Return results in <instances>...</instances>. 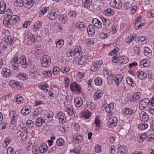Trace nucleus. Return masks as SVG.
I'll list each match as a JSON object with an SVG mask.
<instances>
[{"instance_id":"nucleus-1","label":"nucleus","mask_w":154,"mask_h":154,"mask_svg":"<svg viewBox=\"0 0 154 154\" xmlns=\"http://www.w3.org/2000/svg\"><path fill=\"white\" fill-rule=\"evenodd\" d=\"M123 77V76L120 74L116 75L114 77H113V75H111L109 76L107 79H109L110 78L112 79L114 81L116 84V85L117 86H119V84L121 82L122 80Z\"/></svg>"},{"instance_id":"nucleus-2","label":"nucleus","mask_w":154,"mask_h":154,"mask_svg":"<svg viewBox=\"0 0 154 154\" xmlns=\"http://www.w3.org/2000/svg\"><path fill=\"white\" fill-rule=\"evenodd\" d=\"M41 61L42 66L44 67H47L51 64V60L48 55H44L41 59Z\"/></svg>"},{"instance_id":"nucleus-3","label":"nucleus","mask_w":154,"mask_h":154,"mask_svg":"<svg viewBox=\"0 0 154 154\" xmlns=\"http://www.w3.org/2000/svg\"><path fill=\"white\" fill-rule=\"evenodd\" d=\"M54 116L53 113L49 111L45 114L43 117V120L45 123L46 124L50 123L53 119Z\"/></svg>"},{"instance_id":"nucleus-4","label":"nucleus","mask_w":154,"mask_h":154,"mask_svg":"<svg viewBox=\"0 0 154 154\" xmlns=\"http://www.w3.org/2000/svg\"><path fill=\"white\" fill-rule=\"evenodd\" d=\"M80 87V86L77 85L76 82H73L70 84V88L72 92L79 94L81 92V88Z\"/></svg>"},{"instance_id":"nucleus-5","label":"nucleus","mask_w":154,"mask_h":154,"mask_svg":"<svg viewBox=\"0 0 154 154\" xmlns=\"http://www.w3.org/2000/svg\"><path fill=\"white\" fill-rule=\"evenodd\" d=\"M6 17H5L3 21V23L6 27L10 28L12 26L16 24V23L14 20L11 19V17L8 18V19Z\"/></svg>"},{"instance_id":"nucleus-6","label":"nucleus","mask_w":154,"mask_h":154,"mask_svg":"<svg viewBox=\"0 0 154 154\" xmlns=\"http://www.w3.org/2000/svg\"><path fill=\"white\" fill-rule=\"evenodd\" d=\"M150 100L148 98H146L141 100L139 104V108L141 110H143L146 108L149 105Z\"/></svg>"},{"instance_id":"nucleus-7","label":"nucleus","mask_w":154,"mask_h":154,"mask_svg":"<svg viewBox=\"0 0 154 154\" xmlns=\"http://www.w3.org/2000/svg\"><path fill=\"white\" fill-rule=\"evenodd\" d=\"M112 61L115 63L120 62L122 63H127L129 61L128 60L127 58H124L122 57L114 56L112 57Z\"/></svg>"},{"instance_id":"nucleus-8","label":"nucleus","mask_w":154,"mask_h":154,"mask_svg":"<svg viewBox=\"0 0 154 154\" xmlns=\"http://www.w3.org/2000/svg\"><path fill=\"white\" fill-rule=\"evenodd\" d=\"M25 42L28 45H30L34 42L35 38V36L33 35H25Z\"/></svg>"},{"instance_id":"nucleus-9","label":"nucleus","mask_w":154,"mask_h":154,"mask_svg":"<svg viewBox=\"0 0 154 154\" xmlns=\"http://www.w3.org/2000/svg\"><path fill=\"white\" fill-rule=\"evenodd\" d=\"M110 4L113 8L120 9L122 6V3L120 0H111Z\"/></svg>"},{"instance_id":"nucleus-10","label":"nucleus","mask_w":154,"mask_h":154,"mask_svg":"<svg viewBox=\"0 0 154 154\" xmlns=\"http://www.w3.org/2000/svg\"><path fill=\"white\" fill-rule=\"evenodd\" d=\"M10 116L11 118V123L12 125H15L17 119L16 112L14 111H11L10 113Z\"/></svg>"},{"instance_id":"nucleus-11","label":"nucleus","mask_w":154,"mask_h":154,"mask_svg":"<svg viewBox=\"0 0 154 154\" xmlns=\"http://www.w3.org/2000/svg\"><path fill=\"white\" fill-rule=\"evenodd\" d=\"M75 26L82 32H84L87 29L85 23L82 22H78L75 24Z\"/></svg>"},{"instance_id":"nucleus-12","label":"nucleus","mask_w":154,"mask_h":154,"mask_svg":"<svg viewBox=\"0 0 154 154\" xmlns=\"http://www.w3.org/2000/svg\"><path fill=\"white\" fill-rule=\"evenodd\" d=\"M117 119L115 117H111L108 120V125L109 128H113L117 124Z\"/></svg>"},{"instance_id":"nucleus-13","label":"nucleus","mask_w":154,"mask_h":154,"mask_svg":"<svg viewBox=\"0 0 154 154\" xmlns=\"http://www.w3.org/2000/svg\"><path fill=\"white\" fill-rule=\"evenodd\" d=\"M92 23L96 28L100 29L102 28L103 25L100 20L96 18H94L92 20Z\"/></svg>"},{"instance_id":"nucleus-14","label":"nucleus","mask_w":154,"mask_h":154,"mask_svg":"<svg viewBox=\"0 0 154 154\" xmlns=\"http://www.w3.org/2000/svg\"><path fill=\"white\" fill-rule=\"evenodd\" d=\"M140 94L139 92H137L133 95L130 96L128 98V100L131 102H136L140 97Z\"/></svg>"},{"instance_id":"nucleus-15","label":"nucleus","mask_w":154,"mask_h":154,"mask_svg":"<svg viewBox=\"0 0 154 154\" xmlns=\"http://www.w3.org/2000/svg\"><path fill=\"white\" fill-rule=\"evenodd\" d=\"M58 18L59 21L62 24H65L68 21V16L67 14L58 15Z\"/></svg>"},{"instance_id":"nucleus-16","label":"nucleus","mask_w":154,"mask_h":154,"mask_svg":"<svg viewBox=\"0 0 154 154\" xmlns=\"http://www.w3.org/2000/svg\"><path fill=\"white\" fill-rule=\"evenodd\" d=\"M13 67L14 69H17L19 67V59L17 57H14L12 61Z\"/></svg>"},{"instance_id":"nucleus-17","label":"nucleus","mask_w":154,"mask_h":154,"mask_svg":"<svg viewBox=\"0 0 154 154\" xmlns=\"http://www.w3.org/2000/svg\"><path fill=\"white\" fill-rule=\"evenodd\" d=\"M87 32L90 37L94 35L95 29L92 25L89 24L87 28Z\"/></svg>"},{"instance_id":"nucleus-18","label":"nucleus","mask_w":154,"mask_h":154,"mask_svg":"<svg viewBox=\"0 0 154 154\" xmlns=\"http://www.w3.org/2000/svg\"><path fill=\"white\" fill-rule=\"evenodd\" d=\"M140 119L143 122H147L149 119V117L148 114L146 112H142L140 115Z\"/></svg>"},{"instance_id":"nucleus-19","label":"nucleus","mask_w":154,"mask_h":154,"mask_svg":"<svg viewBox=\"0 0 154 154\" xmlns=\"http://www.w3.org/2000/svg\"><path fill=\"white\" fill-rule=\"evenodd\" d=\"M60 122L62 124L65 123L66 121V118L64 113L62 112H59L57 114Z\"/></svg>"},{"instance_id":"nucleus-20","label":"nucleus","mask_w":154,"mask_h":154,"mask_svg":"<svg viewBox=\"0 0 154 154\" xmlns=\"http://www.w3.org/2000/svg\"><path fill=\"white\" fill-rule=\"evenodd\" d=\"M31 111L30 107L29 106H25L21 109V113L24 116H26L29 114Z\"/></svg>"},{"instance_id":"nucleus-21","label":"nucleus","mask_w":154,"mask_h":154,"mask_svg":"<svg viewBox=\"0 0 154 154\" xmlns=\"http://www.w3.org/2000/svg\"><path fill=\"white\" fill-rule=\"evenodd\" d=\"M23 68H26L28 64L26 62V60L25 56L24 55H22L20 58V63Z\"/></svg>"},{"instance_id":"nucleus-22","label":"nucleus","mask_w":154,"mask_h":154,"mask_svg":"<svg viewBox=\"0 0 154 154\" xmlns=\"http://www.w3.org/2000/svg\"><path fill=\"white\" fill-rule=\"evenodd\" d=\"M143 50L145 55L149 58H152V54L150 48L149 47H145L144 48Z\"/></svg>"},{"instance_id":"nucleus-23","label":"nucleus","mask_w":154,"mask_h":154,"mask_svg":"<svg viewBox=\"0 0 154 154\" xmlns=\"http://www.w3.org/2000/svg\"><path fill=\"white\" fill-rule=\"evenodd\" d=\"M74 104L78 107H80L83 103V101L82 99L80 97L75 98L74 99Z\"/></svg>"},{"instance_id":"nucleus-24","label":"nucleus","mask_w":154,"mask_h":154,"mask_svg":"<svg viewBox=\"0 0 154 154\" xmlns=\"http://www.w3.org/2000/svg\"><path fill=\"white\" fill-rule=\"evenodd\" d=\"M136 75L138 78L141 80L144 79L147 76L146 74L141 71H138L136 73Z\"/></svg>"},{"instance_id":"nucleus-25","label":"nucleus","mask_w":154,"mask_h":154,"mask_svg":"<svg viewBox=\"0 0 154 154\" xmlns=\"http://www.w3.org/2000/svg\"><path fill=\"white\" fill-rule=\"evenodd\" d=\"M42 23L41 21L35 22L33 26V30L34 32L38 31L42 26Z\"/></svg>"},{"instance_id":"nucleus-26","label":"nucleus","mask_w":154,"mask_h":154,"mask_svg":"<svg viewBox=\"0 0 154 154\" xmlns=\"http://www.w3.org/2000/svg\"><path fill=\"white\" fill-rule=\"evenodd\" d=\"M11 73V71L10 69L7 68L3 69L2 72V76L5 77H9Z\"/></svg>"},{"instance_id":"nucleus-27","label":"nucleus","mask_w":154,"mask_h":154,"mask_svg":"<svg viewBox=\"0 0 154 154\" xmlns=\"http://www.w3.org/2000/svg\"><path fill=\"white\" fill-rule=\"evenodd\" d=\"M83 139V137L82 136L79 135H76L74 137L73 142L76 144H78L81 142Z\"/></svg>"},{"instance_id":"nucleus-28","label":"nucleus","mask_w":154,"mask_h":154,"mask_svg":"<svg viewBox=\"0 0 154 154\" xmlns=\"http://www.w3.org/2000/svg\"><path fill=\"white\" fill-rule=\"evenodd\" d=\"M127 148L124 146H120L118 148L117 154H127Z\"/></svg>"},{"instance_id":"nucleus-29","label":"nucleus","mask_w":154,"mask_h":154,"mask_svg":"<svg viewBox=\"0 0 154 154\" xmlns=\"http://www.w3.org/2000/svg\"><path fill=\"white\" fill-rule=\"evenodd\" d=\"M114 10L111 8H108L103 11L104 14L106 16H112L114 15Z\"/></svg>"},{"instance_id":"nucleus-30","label":"nucleus","mask_w":154,"mask_h":154,"mask_svg":"<svg viewBox=\"0 0 154 154\" xmlns=\"http://www.w3.org/2000/svg\"><path fill=\"white\" fill-rule=\"evenodd\" d=\"M82 3L84 8L89 9L91 5L92 0H82Z\"/></svg>"},{"instance_id":"nucleus-31","label":"nucleus","mask_w":154,"mask_h":154,"mask_svg":"<svg viewBox=\"0 0 154 154\" xmlns=\"http://www.w3.org/2000/svg\"><path fill=\"white\" fill-rule=\"evenodd\" d=\"M88 57L87 55H84L80 57L78 61V63L80 65H82L85 63L88 60Z\"/></svg>"},{"instance_id":"nucleus-32","label":"nucleus","mask_w":154,"mask_h":154,"mask_svg":"<svg viewBox=\"0 0 154 154\" xmlns=\"http://www.w3.org/2000/svg\"><path fill=\"white\" fill-rule=\"evenodd\" d=\"M44 123L43 119L41 117L37 118L35 122V125L38 127H40L43 123Z\"/></svg>"},{"instance_id":"nucleus-33","label":"nucleus","mask_w":154,"mask_h":154,"mask_svg":"<svg viewBox=\"0 0 154 154\" xmlns=\"http://www.w3.org/2000/svg\"><path fill=\"white\" fill-rule=\"evenodd\" d=\"M48 148L47 144L44 143H42L39 147V151L41 153H43L46 151Z\"/></svg>"},{"instance_id":"nucleus-34","label":"nucleus","mask_w":154,"mask_h":154,"mask_svg":"<svg viewBox=\"0 0 154 154\" xmlns=\"http://www.w3.org/2000/svg\"><path fill=\"white\" fill-rule=\"evenodd\" d=\"M35 2V0H26L25 7L27 8H29L33 6Z\"/></svg>"},{"instance_id":"nucleus-35","label":"nucleus","mask_w":154,"mask_h":154,"mask_svg":"<svg viewBox=\"0 0 154 154\" xmlns=\"http://www.w3.org/2000/svg\"><path fill=\"white\" fill-rule=\"evenodd\" d=\"M113 103H110L105 108V111L108 114L110 113L113 109Z\"/></svg>"},{"instance_id":"nucleus-36","label":"nucleus","mask_w":154,"mask_h":154,"mask_svg":"<svg viewBox=\"0 0 154 154\" xmlns=\"http://www.w3.org/2000/svg\"><path fill=\"white\" fill-rule=\"evenodd\" d=\"M42 112V109L41 107H39L37 108L33 113L32 117L33 118H35L37 117L38 115L41 114Z\"/></svg>"},{"instance_id":"nucleus-37","label":"nucleus","mask_w":154,"mask_h":154,"mask_svg":"<svg viewBox=\"0 0 154 154\" xmlns=\"http://www.w3.org/2000/svg\"><path fill=\"white\" fill-rule=\"evenodd\" d=\"M100 91H98L94 94V98L96 100L100 99L102 96L103 94Z\"/></svg>"},{"instance_id":"nucleus-38","label":"nucleus","mask_w":154,"mask_h":154,"mask_svg":"<svg viewBox=\"0 0 154 154\" xmlns=\"http://www.w3.org/2000/svg\"><path fill=\"white\" fill-rule=\"evenodd\" d=\"M6 10V4L4 2L0 4V14L5 13Z\"/></svg>"},{"instance_id":"nucleus-39","label":"nucleus","mask_w":154,"mask_h":154,"mask_svg":"<svg viewBox=\"0 0 154 154\" xmlns=\"http://www.w3.org/2000/svg\"><path fill=\"white\" fill-rule=\"evenodd\" d=\"M133 112V110L130 108H124L122 109L123 113L126 115H131Z\"/></svg>"},{"instance_id":"nucleus-40","label":"nucleus","mask_w":154,"mask_h":154,"mask_svg":"<svg viewBox=\"0 0 154 154\" xmlns=\"http://www.w3.org/2000/svg\"><path fill=\"white\" fill-rule=\"evenodd\" d=\"M100 20H102L103 23V25L106 26H108L110 24V21L108 19L102 17L100 18Z\"/></svg>"},{"instance_id":"nucleus-41","label":"nucleus","mask_w":154,"mask_h":154,"mask_svg":"<svg viewBox=\"0 0 154 154\" xmlns=\"http://www.w3.org/2000/svg\"><path fill=\"white\" fill-rule=\"evenodd\" d=\"M148 127V125L146 123H141L138 126L139 129L141 130L146 129Z\"/></svg>"},{"instance_id":"nucleus-42","label":"nucleus","mask_w":154,"mask_h":154,"mask_svg":"<svg viewBox=\"0 0 154 154\" xmlns=\"http://www.w3.org/2000/svg\"><path fill=\"white\" fill-rule=\"evenodd\" d=\"M57 14L54 12H51L47 15V17L51 20H54L57 18Z\"/></svg>"},{"instance_id":"nucleus-43","label":"nucleus","mask_w":154,"mask_h":154,"mask_svg":"<svg viewBox=\"0 0 154 154\" xmlns=\"http://www.w3.org/2000/svg\"><path fill=\"white\" fill-rule=\"evenodd\" d=\"M87 105L88 108L91 110H93L96 108V106L92 102H88Z\"/></svg>"},{"instance_id":"nucleus-44","label":"nucleus","mask_w":154,"mask_h":154,"mask_svg":"<svg viewBox=\"0 0 154 154\" xmlns=\"http://www.w3.org/2000/svg\"><path fill=\"white\" fill-rule=\"evenodd\" d=\"M6 42L8 44H10L12 45L13 43V42L14 41V39L12 36H8L5 38Z\"/></svg>"},{"instance_id":"nucleus-45","label":"nucleus","mask_w":154,"mask_h":154,"mask_svg":"<svg viewBox=\"0 0 154 154\" xmlns=\"http://www.w3.org/2000/svg\"><path fill=\"white\" fill-rule=\"evenodd\" d=\"M70 70V68L68 66H62L60 68L61 72L64 73H67Z\"/></svg>"},{"instance_id":"nucleus-46","label":"nucleus","mask_w":154,"mask_h":154,"mask_svg":"<svg viewBox=\"0 0 154 154\" xmlns=\"http://www.w3.org/2000/svg\"><path fill=\"white\" fill-rule=\"evenodd\" d=\"M18 75L20 79L22 80H25L28 78V76L26 73L20 72Z\"/></svg>"},{"instance_id":"nucleus-47","label":"nucleus","mask_w":154,"mask_h":154,"mask_svg":"<svg viewBox=\"0 0 154 154\" xmlns=\"http://www.w3.org/2000/svg\"><path fill=\"white\" fill-rule=\"evenodd\" d=\"M14 5L17 6L21 7L23 5L24 2L23 0H16Z\"/></svg>"},{"instance_id":"nucleus-48","label":"nucleus","mask_w":154,"mask_h":154,"mask_svg":"<svg viewBox=\"0 0 154 154\" xmlns=\"http://www.w3.org/2000/svg\"><path fill=\"white\" fill-rule=\"evenodd\" d=\"M28 144L29 145L27 146V149L29 150H30L31 149L35 147L34 142L32 140H30L29 141Z\"/></svg>"},{"instance_id":"nucleus-49","label":"nucleus","mask_w":154,"mask_h":154,"mask_svg":"<svg viewBox=\"0 0 154 154\" xmlns=\"http://www.w3.org/2000/svg\"><path fill=\"white\" fill-rule=\"evenodd\" d=\"M64 143V140L61 138L58 139L56 141V143L58 146H63Z\"/></svg>"},{"instance_id":"nucleus-50","label":"nucleus","mask_w":154,"mask_h":154,"mask_svg":"<svg viewBox=\"0 0 154 154\" xmlns=\"http://www.w3.org/2000/svg\"><path fill=\"white\" fill-rule=\"evenodd\" d=\"M67 15L68 17H69L70 19H72L76 16L77 13L75 11H70Z\"/></svg>"},{"instance_id":"nucleus-51","label":"nucleus","mask_w":154,"mask_h":154,"mask_svg":"<svg viewBox=\"0 0 154 154\" xmlns=\"http://www.w3.org/2000/svg\"><path fill=\"white\" fill-rule=\"evenodd\" d=\"M126 80L127 83L130 86H133L135 84V83L132 79L130 77H127Z\"/></svg>"},{"instance_id":"nucleus-52","label":"nucleus","mask_w":154,"mask_h":154,"mask_svg":"<svg viewBox=\"0 0 154 154\" xmlns=\"http://www.w3.org/2000/svg\"><path fill=\"white\" fill-rule=\"evenodd\" d=\"M95 83L97 86H100L102 84V80L99 77H97L94 80Z\"/></svg>"},{"instance_id":"nucleus-53","label":"nucleus","mask_w":154,"mask_h":154,"mask_svg":"<svg viewBox=\"0 0 154 154\" xmlns=\"http://www.w3.org/2000/svg\"><path fill=\"white\" fill-rule=\"evenodd\" d=\"M64 43V42L63 40H60L56 43V45L57 47L59 48H61L63 45Z\"/></svg>"},{"instance_id":"nucleus-54","label":"nucleus","mask_w":154,"mask_h":154,"mask_svg":"<svg viewBox=\"0 0 154 154\" xmlns=\"http://www.w3.org/2000/svg\"><path fill=\"white\" fill-rule=\"evenodd\" d=\"M98 68V66L97 64L95 62H94L92 64V66L91 68V70L92 71L95 72L97 71Z\"/></svg>"},{"instance_id":"nucleus-55","label":"nucleus","mask_w":154,"mask_h":154,"mask_svg":"<svg viewBox=\"0 0 154 154\" xmlns=\"http://www.w3.org/2000/svg\"><path fill=\"white\" fill-rule=\"evenodd\" d=\"M145 23H144L136 22L134 25V27L136 29H138L141 28V27L144 26Z\"/></svg>"},{"instance_id":"nucleus-56","label":"nucleus","mask_w":154,"mask_h":154,"mask_svg":"<svg viewBox=\"0 0 154 154\" xmlns=\"http://www.w3.org/2000/svg\"><path fill=\"white\" fill-rule=\"evenodd\" d=\"M13 13L12 11L9 9H8L5 11V14L7 18H8L9 17L11 16Z\"/></svg>"},{"instance_id":"nucleus-57","label":"nucleus","mask_w":154,"mask_h":154,"mask_svg":"<svg viewBox=\"0 0 154 154\" xmlns=\"http://www.w3.org/2000/svg\"><path fill=\"white\" fill-rule=\"evenodd\" d=\"M33 123L31 120H28L26 122V126L28 128H31L33 126Z\"/></svg>"},{"instance_id":"nucleus-58","label":"nucleus","mask_w":154,"mask_h":154,"mask_svg":"<svg viewBox=\"0 0 154 154\" xmlns=\"http://www.w3.org/2000/svg\"><path fill=\"white\" fill-rule=\"evenodd\" d=\"M52 72L51 71H44L43 72V74L45 75L47 77H50L52 76Z\"/></svg>"},{"instance_id":"nucleus-59","label":"nucleus","mask_w":154,"mask_h":154,"mask_svg":"<svg viewBox=\"0 0 154 154\" xmlns=\"http://www.w3.org/2000/svg\"><path fill=\"white\" fill-rule=\"evenodd\" d=\"M74 51L72 49H69L66 52V54L68 57H72L74 56Z\"/></svg>"},{"instance_id":"nucleus-60","label":"nucleus","mask_w":154,"mask_h":154,"mask_svg":"<svg viewBox=\"0 0 154 154\" xmlns=\"http://www.w3.org/2000/svg\"><path fill=\"white\" fill-rule=\"evenodd\" d=\"M48 87V85L46 83L42 85H41L40 86H39V88L41 90H45V91H48V90L47 89V88Z\"/></svg>"},{"instance_id":"nucleus-61","label":"nucleus","mask_w":154,"mask_h":154,"mask_svg":"<svg viewBox=\"0 0 154 154\" xmlns=\"http://www.w3.org/2000/svg\"><path fill=\"white\" fill-rule=\"evenodd\" d=\"M16 98V101L17 104H20L23 102V100L22 97H20L18 95L15 97Z\"/></svg>"},{"instance_id":"nucleus-62","label":"nucleus","mask_w":154,"mask_h":154,"mask_svg":"<svg viewBox=\"0 0 154 154\" xmlns=\"http://www.w3.org/2000/svg\"><path fill=\"white\" fill-rule=\"evenodd\" d=\"M48 9H49V8H47L46 7H44L42 8V9L40 11L39 14L40 15H43L45 14V13L47 12Z\"/></svg>"},{"instance_id":"nucleus-63","label":"nucleus","mask_w":154,"mask_h":154,"mask_svg":"<svg viewBox=\"0 0 154 154\" xmlns=\"http://www.w3.org/2000/svg\"><path fill=\"white\" fill-rule=\"evenodd\" d=\"M150 106L149 107V111L151 114H154V103L152 104H149Z\"/></svg>"},{"instance_id":"nucleus-64","label":"nucleus","mask_w":154,"mask_h":154,"mask_svg":"<svg viewBox=\"0 0 154 154\" xmlns=\"http://www.w3.org/2000/svg\"><path fill=\"white\" fill-rule=\"evenodd\" d=\"M32 152L30 154H38L39 152L38 149L36 147L32 148Z\"/></svg>"}]
</instances>
